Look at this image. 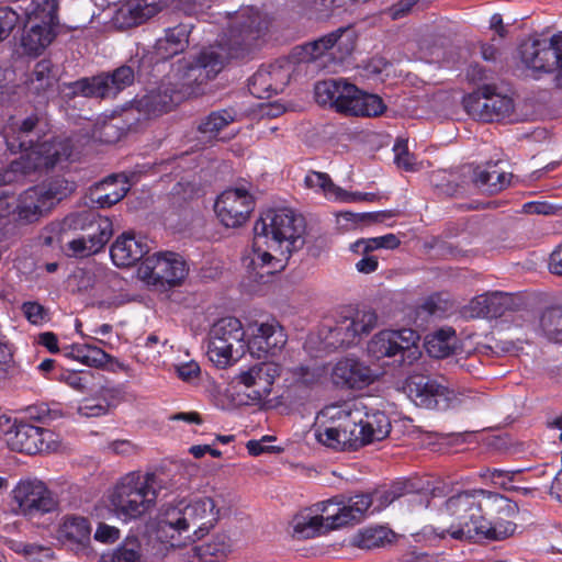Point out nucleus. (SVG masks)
<instances>
[{
  "mask_svg": "<svg viewBox=\"0 0 562 562\" xmlns=\"http://www.w3.org/2000/svg\"><path fill=\"white\" fill-rule=\"evenodd\" d=\"M518 506L509 498L484 490L463 491L438 508L434 532L456 540L499 541L514 535Z\"/></svg>",
  "mask_w": 562,
  "mask_h": 562,
  "instance_id": "nucleus-1",
  "label": "nucleus"
},
{
  "mask_svg": "<svg viewBox=\"0 0 562 562\" xmlns=\"http://www.w3.org/2000/svg\"><path fill=\"white\" fill-rule=\"evenodd\" d=\"M305 220L294 210L281 207L265 212L254 226V252L245 260L249 279L266 283L284 268L281 259L261 250L262 245L289 258L305 245Z\"/></svg>",
  "mask_w": 562,
  "mask_h": 562,
  "instance_id": "nucleus-2",
  "label": "nucleus"
},
{
  "mask_svg": "<svg viewBox=\"0 0 562 562\" xmlns=\"http://www.w3.org/2000/svg\"><path fill=\"white\" fill-rule=\"evenodd\" d=\"M168 490V480L164 474L131 472L114 485L110 504L124 520L137 519L151 510L158 497Z\"/></svg>",
  "mask_w": 562,
  "mask_h": 562,
  "instance_id": "nucleus-3",
  "label": "nucleus"
},
{
  "mask_svg": "<svg viewBox=\"0 0 562 562\" xmlns=\"http://www.w3.org/2000/svg\"><path fill=\"white\" fill-rule=\"evenodd\" d=\"M362 408L344 402L324 407L315 436L322 445L336 450H357L363 447Z\"/></svg>",
  "mask_w": 562,
  "mask_h": 562,
  "instance_id": "nucleus-4",
  "label": "nucleus"
},
{
  "mask_svg": "<svg viewBox=\"0 0 562 562\" xmlns=\"http://www.w3.org/2000/svg\"><path fill=\"white\" fill-rule=\"evenodd\" d=\"M259 49L258 37H222L216 45L202 49L189 64L188 79L206 83L223 70L228 60L252 58Z\"/></svg>",
  "mask_w": 562,
  "mask_h": 562,
  "instance_id": "nucleus-5",
  "label": "nucleus"
},
{
  "mask_svg": "<svg viewBox=\"0 0 562 562\" xmlns=\"http://www.w3.org/2000/svg\"><path fill=\"white\" fill-rule=\"evenodd\" d=\"M189 64L164 80L160 86L137 101V108L148 116L171 111L183 100L201 93L199 82L188 79Z\"/></svg>",
  "mask_w": 562,
  "mask_h": 562,
  "instance_id": "nucleus-6",
  "label": "nucleus"
},
{
  "mask_svg": "<svg viewBox=\"0 0 562 562\" xmlns=\"http://www.w3.org/2000/svg\"><path fill=\"white\" fill-rule=\"evenodd\" d=\"M245 330L236 317L218 319L210 329L207 356L218 368H226L245 351Z\"/></svg>",
  "mask_w": 562,
  "mask_h": 562,
  "instance_id": "nucleus-7",
  "label": "nucleus"
},
{
  "mask_svg": "<svg viewBox=\"0 0 562 562\" xmlns=\"http://www.w3.org/2000/svg\"><path fill=\"white\" fill-rule=\"evenodd\" d=\"M418 340L419 335L411 328L384 329L369 340L367 350L378 360L394 358L398 366H411L420 357Z\"/></svg>",
  "mask_w": 562,
  "mask_h": 562,
  "instance_id": "nucleus-8",
  "label": "nucleus"
},
{
  "mask_svg": "<svg viewBox=\"0 0 562 562\" xmlns=\"http://www.w3.org/2000/svg\"><path fill=\"white\" fill-rule=\"evenodd\" d=\"M189 268L182 257L176 252H157L145 258L138 267V276L148 285L167 291L180 285Z\"/></svg>",
  "mask_w": 562,
  "mask_h": 562,
  "instance_id": "nucleus-9",
  "label": "nucleus"
},
{
  "mask_svg": "<svg viewBox=\"0 0 562 562\" xmlns=\"http://www.w3.org/2000/svg\"><path fill=\"white\" fill-rule=\"evenodd\" d=\"M69 226L85 231L86 234L68 243V250L74 257H88L99 252L113 234L112 222L106 217H94L89 213H79L67 217Z\"/></svg>",
  "mask_w": 562,
  "mask_h": 562,
  "instance_id": "nucleus-10",
  "label": "nucleus"
},
{
  "mask_svg": "<svg viewBox=\"0 0 562 562\" xmlns=\"http://www.w3.org/2000/svg\"><path fill=\"white\" fill-rule=\"evenodd\" d=\"M463 108L474 120L493 122L504 120L514 112V100L498 90L496 85H482L463 98Z\"/></svg>",
  "mask_w": 562,
  "mask_h": 562,
  "instance_id": "nucleus-11",
  "label": "nucleus"
},
{
  "mask_svg": "<svg viewBox=\"0 0 562 562\" xmlns=\"http://www.w3.org/2000/svg\"><path fill=\"white\" fill-rule=\"evenodd\" d=\"M524 64L537 71L557 69L555 87L562 90V37H528L519 47Z\"/></svg>",
  "mask_w": 562,
  "mask_h": 562,
  "instance_id": "nucleus-12",
  "label": "nucleus"
},
{
  "mask_svg": "<svg viewBox=\"0 0 562 562\" xmlns=\"http://www.w3.org/2000/svg\"><path fill=\"white\" fill-rule=\"evenodd\" d=\"M379 316L372 308L357 311L353 315H339L327 336L328 344L335 348L356 345L362 335H368L378 326Z\"/></svg>",
  "mask_w": 562,
  "mask_h": 562,
  "instance_id": "nucleus-13",
  "label": "nucleus"
},
{
  "mask_svg": "<svg viewBox=\"0 0 562 562\" xmlns=\"http://www.w3.org/2000/svg\"><path fill=\"white\" fill-rule=\"evenodd\" d=\"M134 82V70L130 66H121L113 72L82 78L72 83L69 88L74 94L87 98H115L121 91Z\"/></svg>",
  "mask_w": 562,
  "mask_h": 562,
  "instance_id": "nucleus-14",
  "label": "nucleus"
},
{
  "mask_svg": "<svg viewBox=\"0 0 562 562\" xmlns=\"http://www.w3.org/2000/svg\"><path fill=\"white\" fill-rule=\"evenodd\" d=\"M16 513L29 519L38 518L57 509L58 502L38 480H21L12 491Z\"/></svg>",
  "mask_w": 562,
  "mask_h": 562,
  "instance_id": "nucleus-15",
  "label": "nucleus"
},
{
  "mask_svg": "<svg viewBox=\"0 0 562 562\" xmlns=\"http://www.w3.org/2000/svg\"><path fill=\"white\" fill-rule=\"evenodd\" d=\"M57 11V0H31L23 8V29L32 35H60L78 30V26L60 24Z\"/></svg>",
  "mask_w": 562,
  "mask_h": 562,
  "instance_id": "nucleus-16",
  "label": "nucleus"
},
{
  "mask_svg": "<svg viewBox=\"0 0 562 562\" xmlns=\"http://www.w3.org/2000/svg\"><path fill=\"white\" fill-rule=\"evenodd\" d=\"M407 389L413 402L427 409L446 411L459 401L453 390L429 376L411 378Z\"/></svg>",
  "mask_w": 562,
  "mask_h": 562,
  "instance_id": "nucleus-17",
  "label": "nucleus"
},
{
  "mask_svg": "<svg viewBox=\"0 0 562 562\" xmlns=\"http://www.w3.org/2000/svg\"><path fill=\"white\" fill-rule=\"evenodd\" d=\"M8 429L3 430L8 446L19 452L36 454L50 448L47 439L52 438L50 430L34 426L26 422L11 424L10 418H5Z\"/></svg>",
  "mask_w": 562,
  "mask_h": 562,
  "instance_id": "nucleus-18",
  "label": "nucleus"
},
{
  "mask_svg": "<svg viewBox=\"0 0 562 562\" xmlns=\"http://www.w3.org/2000/svg\"><path fill=\"white\" fill-rule=\"evenodd\" d=\"M254 207L252 196L241 188L224 191L214 204V211L221 223L232 228L245 224Z\"/></svg>",
  "mask_w": 562,
  "mask_h": 562,
  "instance_id": "nucleus-19",
  "label": "nucleus"
},
{
  "mask_svg": "<svg viewBox=\"0 0 562 562\" xmlns=\"http://www.w3.org/2000/svg\"><path fill=\"white\" fill-rule=\"evenodd\" d=\"M159 527L165 533L171 531V538L175 537V533L184 535V539L190 541L201 538L194 510H192L190 501L187 499L165 505L160 513Z\"/></svg>",
  "mask_w": 562,
  "mask_h": 562,
  "instance_id": "nucleus-20",
  "label": "nucleus"
},
{
  "mask_svg": "<svg viewBox=\"0 0 562 562\" xmlns=\"http://www.w3.org/2000/svg\"><path fill=\"white\" fill-rule=\"evenodd\" d=\"M72 154V144L68 138H56L36 144L23 159L25 172L29 170H48L66 162Z\"/></svg>",
  "mask_w": 562,
  "mask_h": 562,
  "instance_id": "nucleus-21",
  "label": "nucleus"
},
{
  "mask_svg": "<svg viewBox=\"0 0 562 562\" xmlns=\"http://www.w3.org/2000/svg\"><path fill=\"white\" fill-rule=\"evenodd\" d=\"M358 87L345 78H330L315 83L314 95L317 104L347 114L352 97Z\"/></svg>",
  "mask_w": 562,
  "mask_h": 562,
  "instance_id": "nucleus-22",
  "label": "nucleus"
},
{
  "mask_svg": "<svg viewBox=\"0 0 562 562\" xmlns=\"http://www.w3.org/2000/svg\"><path fill=\"white\" fill-rule=\"evenodd\" d=\"M279 375L280 367L277 363L263 361L240 372L237 379L250 390L247 396L254 403H260L270 395L274 380Z\"/></svg>",
  "mask_w": 562,
  "mask_h": 562,
  "instance_id": "nucleus-23",
  "label": "nucleus"
},
{
  "mask_svg": "<svg viewBox=\"0 0 562 562\" xmlns=\"http://www.w3.org/2000/svg\"><path fill=\"white\" fill-rule=\"evenodd\" d=\"M331 381L335 385L346 389L361 390L374 381L373 371L357 358H341L331 369Z\"/></svg>",
  "mask_w": 562,
  "mask_h": 562,
  "instance_id": "nucleus-24",
  "label": "nucleus"
},
{
  "mask_svg": "<svg viewBox=\"0 0 562 562\" xmlns=\"http://www.w3.org/2000/svg\"><path fill=\"white\" fill-rule=\"evenodd\" d=\"M294 71V64L288 58H280L273 64L261 67L251 77V85L256 92H267L268 97L279 93L290 82Z\"/></svg>",
  "mask_w": 562,
  "mask_h": 562,
  "instance_id": "nucleus-25",
  "label": "nucleus"
},
{
  "mask_svg": "<svg viewBox=\"0 0 562 562\" xmlns=\"http://www.w3.org/2000/svg\"><path fill=\"white\" fill-rule=\"evenodd\" d=\"M521 300L508 292H488L471 300L468 312L471 317H499L507 311L517 310Z\"/></svg>",
  "mask_w": 562,
  "mask_h": 562,
  "instance_id": "nucleus-26",
  "label": "nucleus"
},
{
  "mask_svg": "<svg viewBox=\"0 0 562 562\" xmlns=\"http://www.w3.org/2000/svg\"><path fill=\"white\" fill-rule=\"evenodd\" d=\"M251 337L248 340L247 348L251 353H270L276 355L280 351L285 342L286 335L282 326L277 322L255 323L249 326Z\"/></svg>",
  "mask_w": 562,
  "mask_h": 562,
  "instance_id": "nucleus-27",
  "label": "nucleus"
},
{
  "mask_svg": "<svg viewBox=\"0 0 562 562\" xmlns=\"http://www.w3.org/2000/svg\"><path fill=\"white\" fill-rule=\"evenodd\" d=\"M170 0H130L114 15V24L125 30L144 23L168 5Z\"/></svg>",
  "mask_w": 562,
  "mask_h": 562,
  "instance_id": "nucleus-28",
  "label": "nucleus"
},
{
  "mask_svg": "<svg viewBox=\"0 0 562 562\" xmlns=\"http://www.w3.org/2000/svg\"><path fill=\"white\" fill-rule=\"evenodd\" d=\"M149 248L140 238H136L134 233L124 232L112 244L110 249L111 258L117 267H131L139 261Z\"/></svg>",
  "mask_w": 562,
  "mask_h": 562,
  "instance_id": "nucleus-29",
  "label": "nucleus"
},
{
  "mask_svg": "<svg viewBox=\"0 0 562 562\" xmlns=\"http://www.w3.org/2000/svg\"><path fill=\"white\" fill-rule=\"evenodd\" d=\"M128 190L127 178L122 175H113L90 189V200L100 207H110L120 202Z\"/></svg>",
  "mask_w": 562,
  "mask_h": 562,
  "instance_id": "nucleus-30",
  "label": "nucleus"
},
{
  "mask_svg": "<svg viewBox=\"0 0 562 562\" xmlns=\"http://www.w3.org/2000/svg\"><path fill=\"white\" fill-rule=\"evenodd\" d=\"M38 122L40 117L32 114L22 120L16 126L11 127V133L5 136L10 151L26 154L37 144L40 138V133L36 130Z\"/></svg>",
  "mask_w": 562,
  "mask_h": 562,
  "instance_id": "nucleus-31",
  "label": "nucleus"
},
{
  "mask_svg": "<svg viewBox=\"0 0 562 562\" xmlns=\"http://www.w3.org/2000/svg\"><path fill=\"white\" fill-rule=\"evenodd\" d=\"M470 179L480 191L495 194L509 186L512 173L502 170L498 164H487L472 169Z\"/></svg>",
  "mask_w": 562,
  "mask_h": 562,
  "instance_id": "nucleus-32",
  "label": "nucleus"
},
{
  "mask_svg": "<svg viewBox=\"0 0 562 562\" xmlns=\"http://www.w3.org/2000/svg\"><path fill=\"white\" fill-rule=\"evenodd\" d=\"M372 505L373 498L369 494L355 495L349 497L347 502L342 499L333 521L334 529L359 524Z\"/></svg>",
  "mask_w": 562,
  "mask_h": 562,
  "instance_id": "nucleus-33",
  "label": "nucleus"
},
{
  "mask_svg": "<svg viewBox=\"0 0 562 562\" xmlns=\"http://www.w3.org/2000/svg\"><path fill=\"white\" fill-rule=\"evenodd\" d=\"M338 38L339 37H318L302 46H299L296 48L299 50L296 53L299 56V60L303 63H311L326 56H328L330 59L344 58L346 54L353 50L355 43L351 40L350 47H348L344 53L337 55L333 50L336 47Z\"/></svg>",
  "mask_w": 562,
  "mask_h": 562,
  "instance_id": "nucleus-34",
  "label": "nucleus"
},
{
  "mask_svg": "<svg viewBox=\"0 0 562 562\" xmlns=\"http://www.w3.org/2000/svg\"><path fill=\"white\" fill-rule=\"evenodd\" d=\"M57 78L54 66L49 59H42L35 64L33 71L25 80L27 92L38 98H44L54 88Z\"/></svg>",
  "mask_w": 562,
  "mask_h": 562,
  "instance_id": "nucleus-35",
  "label": "nucleus"
},
{
  "mask_svg": "<svg viewBox=\"0 0 562 562\" xmlns=\"http://www.w3.org/2000/svg\"><path fill=\"white\" fill-rule=\"evenodd\" d=\"M19 207L22 217L33 221L37 216L49 212L54 206L43 187L35 186L24 191L21 195Z\"/></svg>",
  "mask_w": 562,
  "mask_h": 562,
  "instance_id": "nucleus-36",
  "label": "nucleus"
},
{
  "mask_svg": "<svg viewBox=\"0 0 562 562\" xmlns=\"http://www.w3.org/2000/svg\"><path fill=\"white\" fill-rule=\"evenodd\" d=\"M270 19L260 12L247 8L237 12L231 21V31L238 35L269 32Z\"/></svg>",
  "mask_w": 562,
  "mask_h": 562,
  "instance_id": "nucleus-37",
  "label": "nucleus"
},
{
  "mask_svg": "<svg viewBox=\"0 0 562 562\" xmlns=\"http://www.w3.org/2000/svg\"><path fill=\"white\" fill-rule=\"evenodd\" d=\"M363 446L384 439L391 431V423L385 413L362 409Z\"/></svg>",
  "mask_w": 562,
  "mask_h": 562,
  "instance_id": "nucleus-38",
  "label": "nucleus"
},
{
  "mask_svg": "<svg viewBox=\"0 0 562 562\" xmlns=\"http://www.w3.org/2000/svg\"><path fill=\"white\" fill-rule=\"evenodd\" d=\"M386 105L381 97L368 93L358 88L352 97L347 114L352 116H379L384 113Z\"/></svg>",
  "mask_w": 562,
  "mask_h": 562,
  "instance_id": "nucleus-39",
  "label": "nucleus"
},
{
  "mask_svg": "<svg viewBox=\"0 0 562 562\" xmlns=\"http://www.w3.org/2000/svg\"><path fill=\"white\" fill-rule=\"evenodd\" d=\"M65 356L93 368H102L112 357L94 345H74L65 349Z\"/></svg>",
  "mask_w": 562,
  "mask_h": 562,
  "instance_id": "nucleus-40",
  "label": "nucleus"
},
{
  "mask_svg": "<svg viewBox=\"0 0 562 562\" xmlns=\"http://www.w3.org/2000/svg\"><path fill=\"white\" fill-rule=\"evenodd\" d=\"M235 119L236 112L234 110L213 111L200 121L198 132L209 140L215 139L218 133L233 123Z\"/></svg>",
  "mask_w": 562,
  "mask_h": 562,
  "instance_id": "nucleus-41",
  "label": "nucleus"
},
{
  "mask_svg": "<svg viewBox=\"0 0 562 562\" xmlns=\"http://www.w3.org/2000/svg\"><path fill=\"white\" fill-rule=\"evenodd\" d=\"M194 518L198 524L201 537L214 525L218 519L220 510L212 497L203 496L190 501Z\"/></svg>",
  "mask_w": 562,
  "mask_h": 562,
  "instance_id": "nucleus-42",
  "label": "nucleus"
},
{
  "mask_svg": "<svg viewBox=\"0 0 562 562\" xmlns=\"http://www.w3.org/2000/svg\"><path fill=\"white\" fill-rule=\"evenodd\" d=\"M231 539L225 533H217L206 542L195 547V553L202 562H220L231 551Z\"/></svg>",
  "mask_w": 562,
  "mask_h": 562,
  "instance_id": "nucleus-43",
  "label": "nucleus"
},
{
  "mask_svg": "<svg viewBox=\"0 0 562 562\" xmlns=\"http://www.w3.org/2000/svg\"><path fill=\"white\" fill-rule=\"evenodd\" d=\"M454 342L456 333L452 328L439 329L426 337L425 348L430 357L439 359L452 352Z\"/></svg>",
  "mask_w": 562,
  "mask_h": 562,
  "instance_id": "nucleus-44",
  "label": "nucleus"
},
{
  "mask_svg": "<svg viewBox=\"0 0 562 562\" xmlns=\"http://www.w3.org/2000/svg\"><path fill=\"white\" fill-rule=\"evenodd\" d=\"M431 182L440 195L458 198L470 192V184L464 180H459V177L454 173L448 176L446 173L432 175Z\"/></svg>",
  "mask_w": 562,
  "mask_h": 562,
  "instance_id": "nucleus-45",
  "label": "nucleus"
},
{
  "mask_svg": "<svg viewBox=\"0 0 562 562\" xmlns=\"http://www.w3.org/2000/svg\"><path fill=\"white\" fill-rule=\"evenodd\" d=\"M393 537L392 530L378 526L359 531L353 538V544L361 549H373L391 542Z\"/></svg>",
  "mask_w": 562,
  "mask_h": 562,
  "instance_id": "nucleus-46",
  "label": "nucleus"
},
{
  "mask_svg": "<svg viewBox=\"0 0 562 562\" xmlns=\"http://www.w3.org/2000/svg\"><path fill=\"white\" fill-rule=\"evenodd\" d=\"M541 334L550 341L562 342V307L546 310L539 321Z\"/></svg>",
  "mask_w": 562,
  "mask_h": 562,
  "instance_id": "nucleus-47",
  "label": "nucleus"
},
{
  "mask_svg": "<svg viewBox=\"0 0 562 562\" xmlns=\"http://www.w3.org/2000/svg\"><path fill=\"white\" fill-rule=\"evenodd\" d=\"M61 379L72 389L86 393L100 386L101 375L91 370L68 371Z\"/></svg>",
  "mask_w": 562,
  "mask_h": 562,
  "instance_id": "nucleus-48",
  "label": "nucleus"
},
{
  "mask_svg": "<svg viewBox=\"0 0 562 562\" xmlns=\"http://www.w3.org/2000/svg\"><path fill=\"white\" fill-rule=\"evenodd\" d=\"M41 186L46 191L49 201L53 202V206L71 195L77 188L75 181L68 180L65 177L52 178Z\"/></svg>",
  "mask_w": 562,
  "mask_h": 562,
  "instance_id": "nucleus-49",
  "label": "nucleus"
},
{
  "mask_svg": "<svg viewBox=\"0 0 562 562\" xmlns=\"http://www.w3.org/2000/svg\"><path fill=\"white\" fill-rule=\"evenodd\" d=\"M104 562H139L140 543L136 537H127L111 554L102 557Z\"/></svg>",
  "mask_w": 562,
  "mask_h": 562,
  "instance_id": "nucleus-50",
  "label": "nucleus"
},
{
  "mask_svg": "<svg viewBox=\"0 0 562 562\" xmlns=\"http://www.w3.org/2000/svg\"><path fill=\"white\" fill-rule=\"evenodd\" d=\"M294 536L299 539H310L328 532L323 516H303L295 521Z\"/></svg>",
  "mask_w": 562,
  "mask_h": 562,
  "instance_id": "nucleus-51",
  "label": "nucleus"
},
{
  "mask_svg": "<svg viewBox=\"0 0 562 562\" xmlns=\"http://www.w3.org/2000/svg\"><path fill=\"white\" fill-rule=\"evenodd\" d=\"M64 536L75 542L82 543L89 539L90 526L85 517L68 516L61 527Z\"/></svg>",
  "mask_w": 562,
  "mask_h": 562,
  "instance_id": "nucleus-52",
  "label": "nucleus"
},
{
  "mask_svg": "<svg viewBox=\"0 0 562 562\" xmlns=\"http://www.w3.org/2000/svg\"><path fill=\"white\" fill-rule=\"evenodd\" d=\"M15 52L20 56L37 57L52 44L53 37H15Z\"/></svg>",
  "mask_w": 562,
  "mask_h": 562,
  "instance_id": "nucleus-53",
  "label": "nucleus"
},
{
  "mask_svg": "<svg viewBox=\"0 0 562 562\" xmlns=\"http://www.w3.org/2000/svg\"><path fill=\"white\" fill-rule=\"evenodd\" d=\"M304 181L307 188L318 189L327 196L335 198L341 194V188L337 187L327 173L311 171Z\"/></svg>",
  "mask_w": 562,
  "mask_h": 562,
  "instance_id": "nucleus-54",
  "label": "nucleus"
},
{
  "mask_svg": "<svg viewBox=\"0 0 562 562\" xmlns=\"http://www.w3.org/2000/svg\"><path fill=\"white\" fill-rule=\"evenodd\" d=\"M187 44L188 41L182 42L181 37H158L154 48L160 59H168L182 50Z\"/></svg>",
  "mask_w": 562,
  "mask_h": 562,
  "instance_id": "nucleus-55",
  "label": "nucleus"
},
{
  "mask_svg": "<svg viewBox=\"0 0 562 562\" xmlns=\"http://www.w3.org/2000/svg\"><path fill=\"white\" fill-rule=\"evenodd\" d=\"M346 5V0H313L310 8V18L324 20L330 16L334 9Z\"/></svg>",
  "mask_w": 562,
  "mask_h": 562,
  "instance_id": "nucleus-56",
  "label": "nucleus"
},
{
  "mask_svg": "<svg viewBox=\"0 0 562 562\" xmlns=\"http://www.w3.org/2000/svg\"><path fill=\"white\" fill-rule=\"evenodd\" d=\"M393 150L395 153L394 161L397 167L403 168L406 171L415 170L416 160L415 157L408 153L406 142L397 140Z\"/></svg>",
  "mask_w": 562,
  "mask_h": 562,
  "instance_id": "nucleus-57",
  "label": "nucleus"
},
{
  "mask_svg": "<svg viewBox=\"0 0 562 562\" xmlns=\"http://www.w3.org/2000/svg\"><path fill=\"white\" fill-rule=\"evenodd\" d=\"M15 30H21L19 14L8 7L0 8V35H10Z\"/></svg>",
  "mask_w": 562,
  "mask_h": 562,
  "instance_id": "nucleus-58",
  "label": "nucleus"
},
{
  "mask_svg": "<svg viewBox=\"0 0 562 562\" xmlns=\"http://www.w3.org/2000/svg\"><path fill=\"white\" fill-rule=\"evenodd\" d=\"M394 214L391 211H381V212H370V213H360L356 214L352 212H344L341 216L346 221H352L355 223L363 222V223H381L386 218L392 217Z\"/></svg>",
  "mask_w": 562,
  "mask_h": 562,
  "instance_id": "nucleus-59",
  "label": "nucleus"
},
{
  "mask_svg": "<svg viewBox=\"0 0 562 562\" xmlns=\"http://www.w3.org/2000/svg\"><path fill=\"white\" fill-rule=\"evenodd\" d=\"M490 30L496 35H508L525 31V24L504 23L501 14L495 13L490 20Z\"/></svg>",
  "mask_w": 562,
  "mask_h": 562,
  "instance_id": "nucleus-60",
  "label": "nucleus"
},
{
  "mask_svg": "<svg viewBox=\"0 0 562 562\" xmlns=\"http://www.w3.org/2000/svg\"><path fill=\"white\" fill-rule=\"evenodd\" d=\"M14 372L13 355L9 346L0 341V382L12 376Z\"/></svg>",
  "mask_w": 562,
  "mask_h": 562,
  "instance_id": "nucleus-61",
  "label": "nucleus"
},
{
  "mask_svg": "<svg viewBox=\"0 0 562 562\" xmlns=\"http://www.w3.org/2000/svg\"><path fill=\"white\" fill-rule=\"evenodd\" d=\"M341 501H342V498L335 497V498L325 501L321 504V506H322L321 510L323 514H325V516L322 515L324 518V524L326 526V529H328V530H334L333 521L335 520V517L337 516V512L341 505Z\"/></svg>",
  "mask_w": 562,
  "mask_h": 562,
  "instance_id": "nucleus-62",
  "label": "nucleus"
},
{
  "mask_svg": "<svg viewBox=\"0 0 562 562\" xmlns=\"http://www.w3.org/2000/svg\"><path fill=\"white\" fill-rule=\"evenodd\" d=\"M178 376L184 382H192L200 375V366L195 361H189L176 366Z\"/></svg>",
  "mask_w": 562,
  "mask_h": 562,
  "instance_id": "nucleus-63",
  "label": "nucleus"
},
{
  "mask_svg": "<svg viewBox=\"0 0 562 562\" xmlns=\"http://www.w3.org/2000/svg\"><path fill=\"white\" fill-rule=\"evenodd\" d=\"M25 317L33 324H40L45 319V308L36 302H26L22 306Z\"/></svg>",
  "mask_w": 562,
  "mask_h": 562,
  "instance_id": "nucleus-64",
  "label": "nucleus"
}]
</instances>
